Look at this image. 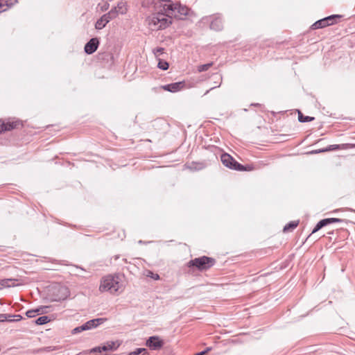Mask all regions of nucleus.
<instances>
[{"instance_id":"obj_1","label":"nucleus","mask_w":355,"mask_h":355,"mask_svg":"<svg viewBox=\"0 0 355 355\" xmlns=\"http://www.w3.org/2000/svg\"><path fill=\"white\" fill-rule=\"evenodd\" d=\"M165 0H161L155 6V12L148 18V24L155 30H162L168 27L172 24V16L168 15L166 9L163 10V3Z\"/></svg>"},{"instance_id":"obj_2","label":"nucleus","mask_w":355,"mask_h":355,"mask_svg":"<svg viewBox=\"0 0 355 355\" xmlns=\"http://www.w3.org/2000/svg\"><path fill=\"white\" fill-rule=\"evenodd\" d=\"M216 263V261L214 258L202 256L191 259L187 262V266L189 268H196L198 270L202 272L210 269Z\"/></svg>"},{"instance_id":"obj_3","label":"nucleus","mask_w":355,"mask_h":355,"mask_svg":"<svg viewBox=\"0 0 355 355\" xmlns=\"http://www.w3.org/2000/svg\"><path fill=\"white\" fill-rule=\"evenodd\" d=\"M118 275H107L104 277L101 282L99 290L101 292L109 291L111 293L117 292L121 287Z\"/></svg>"},{"instance_id":"obj_4","label":"nucleus","mask_w":355,"mask_h":355,"mask_svg":"<svg viewBox=\"0 0 355 355\" xmlns=\"http://www.w3.org/2000/svg\"><path fill=\"white\" fill-rule=\"evenodd\" d=\"M163 3V10L166 9L168 15L172 17L182 18V16L188 15L189 8L187 6H182L178 3H175L171 0H165Z\"/></svg>"},{"instance_id":"obj_5","label":"nucleus","mask_w":355,"mask_h":355,"mask_svg":"<svg viewBox=\"0 0 355 355\" xmlns=\"http://www.w3.org/2000/svg\"><path fill=\"white\" fill-rule=\"evenodd\" d=\"M220 160L224 166L232 170H242L243 164L239 163L228 153H223L220 156Z\"/></svg>"},{"instance_id":"obj_6","label":"nucleus","mask_w":355,"mask_h":355,"mask_svg":"<svg viewBox=\"0 0 355 355\" xmlns=\"http://www.w3.org/2000/svg\"><path fill=\"white\" fill-rule=\"evenodd\" d=\"M23 126L22 123L19 120L4 121L0 120V134L13 129H17Z\"/></svg>"},{"instance_id":"obj_7","label":"nucleus","mask_w":355,"mask_h":355,"mask_svg":"<svg viewBox=\"0 0 355 355\" xmlns=\"http://www.w3.org/2000/svg\"><path fill=\"white\" fill-rule=\"evenodd\" d=\"M345 220L343 219H340V218H324L322 220H320L317 224L315 226V227L313 228L311 234H314L315 232H317L318 231H319L320 229H322V227L328 225H330L331 223H342V222H344Z\"/></svg>"},{"instance_id":"obj_8","label":"nucleus","mask_w":355,"mask_h":355,"mask_svg":"<svg viewBox=\"0 0 355 355\" xmlns=\"http://www.w3.org/2000/svg\"><path fill=\"white\" fill-rule=\"evenodd\" d=\"M164 345V341L157 336H153L146 340V346L150 349L158 350Z\"/></svg>"},{"instance_id":"obj_9","label":"nucleus","mask_w":355,"mask_h":355,"mask_svg":"<svg viewBox=\"0 0 355 355\" xmlns=\"http://www.w3.org/2000/svg\"><path fill=\"white\" fill-rule=\"evenodd\" d=\"M99 44L100 42L98 38L93 37L90 39L85 45V52L88 55L94 53L97 50Z\"/></svg>"},{"instance_id":"obj_10","label":"nucleus","mask_w":355,"mask_h":355,"mask_svg":"<svg viewBox=\"0 0 355 355\" xmlns=\"http://www.w3.org/2000/svg\"><path fill=\"white\" fill-rule=\"evenodd\" d=\"M185 86L184 81H180L176 83H173L170 84H167L165 85L161 86V88L165 91H168L172 93H175L182 89Z\"/></svg>"},{"instance_id":"obj_11","label":"nucleus","mask_w":355,"mask_h":355,"mask_svg":"<svg viewBox=\"0 0 355 355\" xmlns=\"http://www.w3.org/2000/svg\"><path fill=\"white\" fill-rule=\"evenodd\" d=\"M112 19H113L110 15H108L107 13H106L96 21L95 24V28L98 30H101L103 28L106 24Z\"/></svg>"},{"instance_id":"obj_12","label":"nucleus","mask_w":355,"mask_h":355,"mask_svg":"<svg viewBox=\"0 0 355 355\" xmlns=\"http://www.w3.org/2000/svg\"><path fill=\"white\" fill-rule=\"evenodd\" d=\"M120 344L116 341H108L102 346H99L101 353L103 352L114 351L119 347Z\"/></svg>"},{"instance_id":"obj_13","label":"nucleus","mask_w":355,"mask_h":355,"mask_svg":"<svg viewBox=\"0 0 355 355\" xmlns=\"http://www.w3.org/2000/svg\"><path fill=\"white\" fill-rule=\"evenodd\" d=\"M107 319L104 318H99L96 319H92L87 322H85L87 330L92 329L93 328H96L100 324H103Z\"/></svg>"},{"instance_id":"obj_14","label":"nucleus","mask_w":355,"mask_h":355,"mask_svg":"<svg viewBox=\"0 0 355 355\" xmlns=\"http://www.w3.org/2000/svg\"><path fill=\"white\" fill-rule=\"evenodd\" d=\"M18 282L17 279L8 278V279H0V286L1 288L3 289L4 288H10L12 286H18L19 284H16L15 282Z\"/></svg>"},{"instance_id":"obj_15","label":"nucleus","mask_w":355,"mask_h":355,"mask_svg":"<svg viewBox=\"0 0 355 355\" xmlns=\"http://www.w3.org/2000/svg\"><path fill=\"white\" fill-rule=\"evenodd\" d=\"M210 28L216 31H220L223 28V19L220 17H215L210 24Z\"/></svg>"},{"instance_id":"obj_16","label":"nucleus","mask_w":355,"mask_h":355,"mask_svg":"<svg viewBox=\"0 0 355 355\" xmlns=\"http://www.w3.org/2000/svg\"><path fill=\"white\" fill-rule=\"evenodd\" d=\"M327 26H329V25L327 23V21H325V19L323 18L320 20H318L314 24H313L311 26V29L315 30V29H319V28H323Z\"/></svg>"},{"instance_id":"obj_17","label":"nucleus","mask_w":355,"mask_h":355,"mask_svg":"<svg viewBox=\"0 0 355 355\" xmlns=\"http://www.w3.org/2000/svg\"><path fill=\"white\" fill-rule=\"evenodd\" d=\"M343 15H332L328 17H324L325 21L328 24L329 26L334 25L337 23L338 19H341Z\"/></svg>"},{"instance_id":"obj_18","label":"nucleus","mask_w":355,"mask_h":355,"mask_svg":"<svg viewBox=\"0 0 355 355\" xmlns=\"http://www.w3.org/2000/svg\"><path fill=\"white\" fill-rule=\"evenodd\" d=\"M298 112V121L301 123L313 121L315 118L309 116H304L300 110Z\"/></svg>"},{"instance_id":"obj_19","label":"nucleus","mask_w":355,"mask_h":355,"mask_svg":"<svg viewBox=\"0 0 355 355\" xmlns=\"http://www.w3.org/2000/svg\"><path fill=\"white\" fill-rule=\"evenodd\" d=\"M299 221H291L284 227L283 231L284 232L292 231L297 227Z\"/></svg>"},{"instance_id":"obj_20","label":"nucleus","mask_w":355,"mask_h":355,"mask_svg":"<svg viewBox=\"0 0 355 355\" xmlns=\"http://www.w3.org/2000/svg\"><path fill=\"white\" fill-rule=\"evenodd\" d=\"M50 319L47 315H42L39 317L37 320H35V323L37 325H42L50 322Z\"/></svg>"},{"instance_id":"obj_21","label":"nucleus","mask_w":355,"mask_h":355,"mask_svg":"<svg viewBox=\"0 0 355 355\" xmlns=\"http://www.w3.org/2000/svg\"><path fill=\"white\" fill-rule=\"evenodd\" d=\"M205 167V164L203 163H195L192 162L189 165H188V168H189L192 171H198L201 170Z\"/></svg>"},{"instance_id":"obj_22","label":"nucleus","mask_w":355,"mask_h":355,"mask_svg":"<svg viewBox=\"0 0 355 355\" xmlns=\"http://www.w3.org/2000/svg\"><path fill=\"white\" fill-rule=\"evenodd\" d=\"M87 330V327H86V324L85 323L83 324V325L81 326H79V327H77L76 328H74L72 331H71V334H79L83 331H86Z\"/></svg>"},{"instance_id":"obj_23","label":"nucleus","mask_w":355,"mask_h":355,"mask_svg":"<svg viewBox=\"0 0 355 355\" xmlns=\"http://www.w3.org/2000/svg\"><path fill=\"white\" fill-rule=\"evenodd\" d=\"M115 7L117 8V10L120 12V14H124L126 12L127 9L125 8V3L124 2H119L117 6Z\"/></svg>"},{"instance_id":"obj_24","label":"nucleus","mask_w":355,"mask_h":355,"mask_svg":"<svg viewBox=\"0 0 355 355\" xmlns=\"http://www.w3.org/2000/svg\"><path fill=\"white\" fill-rule=\"evenodd\" d=\"M212 65L213 62H209L205 64H201L198 67V71L199 72L207 71Z\"/></svg>"},{"instance_id":"obj_25","label":"nucleus","mask_w":355,"mask_h":355,"mask_svg":"<svg viewBox=\"0 0 355 355\" xmlns=\"http://www.w3.org/2000/svg\"><path fill=\"white\" fill-rule=\"evenodd\" d=\"M8 0H0V13L6 11L10 6Z\"/></svg>"},{"instance_id":"obj_26","label":"nucleus","mask_w":355,"mask_h":355,"mask_svg":"<svg viewBox=\"0 0 355 355\" xmlns=\"http://www.w3.org/2000/svg\"><path fill=\"white\" fill-rule=\"evenodd\" d=\"M157 67L162 70H166L169 67V64L166 61L159 60Z\"/></svg>"},{"instance_id":"obj_27","label":"nucleus","mask_w":355,"mask_h":355,"mask_svg":"<svg viewBox=\"0 0 355 355\" xmlns=\"http://www.w3.org/2000/svg\"><path fill=\"white\" fill-rule=\"evenodd\" d=\"M144 352V354H148L147 349L145 348H137L135 351L131 352L128 355H139Z\"/></svg>"},{"instance_id":"obj_28","label":"nucleus","mask_w":355,"mask_h":355,"mask_svg":"<svg viewBox=\"0 0 355 355\" xmlns=\"http://www.w3.org/2000/svg\"><path fill=\"white\" fill-rule=\"evenodd\" d=\"M108 15H110L112 19H114L117 17V15L119 14H120V12H119V10H117V8L116 7H114L112 8L108 12H107Z\"/></svg>"},{"instance_id":"obj_29","label":"nucleus","mask_w":355,"mask_h":355,"mask_svg":"<svg viewBox=\"0 0 355 355\" xmlns=\"http://www.w3.org/2000/svg\"><path fill=\"white\" fill-rule=\"evenodd\" d=\"M49 307V306H40V307H38L37 309H35V311H37V313L36 314L37 315H42V314H44V313H48V310Z\"/></svg>"},{"instance_id":"obj_30","label":"nucleus","mask_w":355,"mask_h":355,"mask_svg":"<svg viewBox=\"0 0 355 355\" xmlns=\"http://www.w3.org/2000/svg\"><path fill=\"white\" fill-rule=\"evenodd\" d=\"M147 277H149L155 280H158L160 279L159 275L157 273H154L150 270L147 271Z\"/></svg>"},{"instance_id":"obj_31","label":"nucleus","mask_w":355,"mask_h":355,"mask_svg":"<svg viewBox=\"0 0 355 355\" xmlns=\"http://www.w3.org/2000/svg\"><path fill=\"white\" fill-rule=\"evenodd\" d=\"M164 49L162 47H157L153 50V53L156 57L159 56L164 53Z\"/></svg>"},{"instance_id":"obj_32","label":"nucleus","mask_w":355,"mask_h":355,"mask_svg":"<svg viewBox=\"0 0 355 355\" xmlns=\"http://www.w3.org/2000/svg\"><path fill=\"white\" fill-rule=\"evenodd\" d=\"M37 311L35 309H31L26 312V315L28 318H34L36 315Z\"/></svg>"},{"instance_id":"obj_33","label":"nucleus","mask_w":355,"mask_h":355,"mask_svg":"<svg viewBox=\"0 0 355 355\" xmlns=\"http://www.w3.org/2000/svg\"><path fill=\"white\" fill-rule=\"evenodd\" d=\"M340 149V147L339 145H330L328 147L325 148L326 152L330 151V150H339Z\"/></svg>"},{"instance_id":"obj_34","label":"nucleus","mask_w":355,"mask_h":355,"mask_svg":"<svg viewBox=\"0 0 355 355\" xmlns=\"http://www.w3.org/2000/svg\"><path fill=\"white\" fill-rule=\"evenodd\" d=\"M253 169V166L251 165H243L242 170H237L238 171H250Z\"/></svg>"},{"instance_id":"obj_35","label":"nucleus","mask_w":355,"mask_h":355,"mask_svg":"<svg viewBox=\"0 0 355 355\" xmlns=\"http://www.w3.org/2000/svg\"><path fill=\"white\" fill-rule=\"evenodd\" d=\"M10 317H11L10 315L1 313V314H0V322H4V321L7 320L8 318H9Z\"/></svg>"},{"instance_id":"obj_36","label":"nucleus","mask_w":355,"mask_h":355,"mask_svg":"<svg viewBox=\"0 0 355 355\" xmlns=\"http://www.w3.org/2000/svg\"><path fill=\"white\" fill-rule=\"evenodd\" d=\"M11 317H15V320H11L8 318V321L9 322H13V321H20L22 319V316L20 315H11Z\"/></svg>"},{"instance_id":"obj_37","label":"nucleus","mask_w":355,"mask_h":355,"mask_svg":"<svg viewBox=\"0 0 355 355\" xmlns=\"http://www.w3.org/2000/svg\"><path fill=\"white\" fill-rule=\"evenodd\" d=\"M211 350V347H207L206 349L202 351V352H198V353H196L195 354L193 355H205L208 352H209Z\"/></svg>"},{"instance_id":"obj_38","label":"nucleus","mask_w":355,"mask_h":355,"mask_svg":"<svg viewBox=\"0 0 355 355\" xmlns=\"http://www.w3.org/2000/svg\"><path fill=\"white\" fill-rule=\"evenodd\" d=\"M109 3L107 2H105L101 8V10L104 12V11H106L107 10H108L109 8Z\"/></svg>"},{"instance_id":"obj_39","label":"nucleus","mask_w":355,"mask_h":355,"mask_svg":"<svg viewBox=\"0 0 355 355\" xmlns=\"http://www.w3.org/2000/svg\"><path fill=\"white\" fill-rule=\"evenodd\" d=\"M323 152H326L325 148L312 150L311 152H310V153L311 154H317V153H323Z\"/></svg>"},{"instance_id":"obj_40","label":"nucleus","mask_w":355,"mask_h":355,"mask_svg":"<svg viewBox=\"0 0 355 355\" xmlns=\"http://www.w3.org/2000/svg\"><path fill=\"white\" fill-rule=\"evenodd\" d=\"M90 353H94V352H99L101 353V349L99 348V346L98 347H95L94 348H92V349H90Z\"/></svg>"},{"instance_id":"obj_41","label":"nucleus","mask_w":355,"mask_h":355,"mask_svg":"<svg viewBox=\"0 0 355 355\" xmlns=\"http://www.w3.org/2000/svg\"><path fill=\"white\" fill-rule=\"evenodd\" d=\"M55 349V347H44L42 350L44 351H46V352H51V351H53Z\"/></svg>"},{"instance_id":"obj_42","label":"nucleus","mask_w":355,"mask_h":355,"mask_svg":"<svg viewBox=\"0 0 355 355\" xmlns=\"http://www.w3.org/2000/svg\"><path fill=\"white\" fill-rule=\"evenodd\" d=\"M8 4L10 7L14 5L17 1V0H8Z\"/></svg>"},{"instance_id":"obj_43","label":"nucleus","mask_w":355,"mask_h":355,"mask_svg":"<svg viewBox=\"0 0 355 355\" xmlns=\"http://www.w3.org/2000/svg\"><path fill=\"white\" fill-rule=\"evenodd\" d=\"M349 210L350 211H353V212H355V210H354V209H349Z\"/></svg>"}]
</instances>
